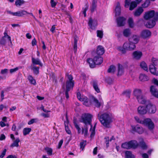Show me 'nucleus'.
<instances>
[{"instance_id":"1","label":"nucleus","mask_w":158,"mask_h":158,"mask_svg":"<svg viewBox=\"0 0 158 158\" xmlns=\"http://www.w3.org/2000/svg\"><path fill=\"white\" fill-rule=\"evenodd\" d=\"M77 97L80 101L83 102V105L86 106H89L91 105L92 102L96 107H99L103 103V102L100 98L99 99V101L94 97H92L91 99L89 100L86 97L81 95L79 92L77 93Z\"/></svg>"},{"instance_id":"2","label":"nucleus","mask_w":158,"mask_h":158,"mask_svg":"<svg viewBox=\"0 0 158 158\" xmlns=\"http://www.w3.org/2000/svg\"><path fill=\"white\" fill-rule=\"evenodd\" d=\"M98 118L103 126L109 128L110 124L113 121V117L110 112H106L102 114L99 113L98 114Z\"/></svg>"},{"instance_id":"3","label":"nucleus","mask_w":158,"mask_h":158,"mask_svg":"<svg viewBox=\"0 0 158 158\" xmlns=\"http://www.w3.org/2000/svg\"><path fill=\"white\" fill-rule=\"evenodd\" d=\"M92 117V115L89 113H84L82 114L81 120V121L84 123L85 125H89L91 128L89 131L90 132V137H93L95 133V128L96 125L95 123L93 127L91 124V122Z\"/></svg>"},{"instance_id":"4","label":"nucleus","mask_w":158,"mask_h":158,"mask_svg":"<svg viewBox=\"0 0 158 158\" xmlns=\"http://www.w3.org/2000/svg\"><path fill=\"white\" fill-rule=\"evenodd\" d=\"M136 47L135 44L131 41V38L129 39L128 42H126L123 44V46H118L117 49L123 53H125L127 51H132L134 50Z\"/></svg>"},{"instance_id":"5","label":"nucleus","mask_w":158,"mask_h":158,"mask_svg":"<svg viewBox=\"0 0 158 158\" xmlns=\"http://www.w3.org/2000/svg\"><path fill=\"white\" fill-rule=\"evenodd\" d=\"M67 77L68 80H67L66 84L63 85L62 88L64 91L66 98L68 99L69 98L68 92L73 87L74 83L73 81V77L71 75H67Z\"/></svg>"},{"instance_id":"6","label":"nucleus","mask_w":158,"mask_h":158,"mask_svg":"<svg viewBox=\"0 0 158 158\" xmlns=\"http://www.w3.org/2000/svg\"><path fill=\"white\" fill-rule=\"evenodd\" d=\"M103 61L102 58L99 56H95L93 59L89 58L87 59V62L90 68H94L96 65L101 64Z\"/></svg>"},{"instance_id":"7","label":"nucleus","mask_w":158,"mask_h":158,"mask_svg":"<svg viewBox=\"0 0 158 158\" xmlns=\"http://www.w3.org/2000/svg\"><path fill=\"white\" fill-rule=\"evenodd\" d=\"M143 18L146 20L152 19H158V12H155L154 10L147 11L145 13Z\"/></svg>"},{"instance_id":"8","label":"nucleus","mask_w":158,"mask_h":158,"mask_svg":"<svg viewBox=\"0 0 158 158\" xmlns=\"http://www.w3.org/2000/svg\"><path fill=\"white\" fill-rule=\"evenodd\" d=\"M138 145L139 144L137 141L134 140L123 143L121 147L123 148L128 149L132 148L135 149L138 147Z\"/></svg>"},{"instance_id":"9","label":"nucleus","mask_w":158,"mask_h":158,"mask_svg":"<svg viewBox=\"0 0 158 158\" xmlns=\"http://www.w3.org/2000/svg\"><path fill=\"white\" fill-rule=\"evenodd\" d=\"M150 131H152L155 127L154 124L152 120L149 118H146L144 119L143 124Z\"/></svg>"},{"instance_id":"10","label":"nucleus","mask_w":158,"mask_h":158,"mask_svg":"<svg viewBox=\"0 0 158 158\" xmlns=\"http://www.w3.org/2000/svg\"><path fill=\"white\" fill-rule=\"evenodd\" d=\"M146 106L147 113L152 114L156 113V109L155 105L151 102H149Z\"/></svg>"},{"instance_id":"11","label":"nucleus","mask_w":158,"mask_h":158,"mask_svg":"<svg viewBox=\"0 0 158 158\" xmlns=\"http://www.w3.org/2000/svg\"><path fill=\"white\" fill-rule=\"evenodd\" d=\"M131 130L132 131L136 132L139 134H141L143 133L144 129L141 126L139 125L135 126L131 125Z\"/></svg>"},{"instance_id":"12","label":"nucleus","mask_w":158,"mask_h":158,"mask_svg":"<svg viewBox=\"0 0 158 158\" xmlns=\"http://www.w3.org/2000/svg\"><path fill=\"white\" fill-rule=\"evenodd\" d=\"M137 111L138 114L141 115H144L147 113L146 106H139L137 108Z\"/></svg>"},{"instance_id":"13","label":"nucleus","mask_w":158,"mask_h":158,"mask_svg":"<svg viewBox=\"0 0 158 158\" xmlns=\"http://www.w3.org/2000/svg\"><path fill=\"white\" fill-rule=\"evenodd\" d=\"M133 58L135 60H139L143 56L142 52L139 51H134L132 54Z\"/></svg>"},{"instance_id":"14","label":"nucleus","mask_w":158,"mask_h":158,"mask_svg":"<svg viewBox=\"0 0 158 158\" xmlns=\"http://www.w3.org/2000/svg\"><path fill=\"white\" fill-rule=\"evenodd\" d=\"M88 25L91 29H94L98 25V21L96 19H92L90 18L89 19Z\"/></svg>"},{"instance_id":"15","label":"nucleus","mask_w":158,"mask_h":158,"mask_svg":"<svg viewBox=\"0 0 158 158\" xmlns=\"http://www.w3.org/2000/svg\"><path fill=\"white\" fill-rule=\"evenodd\" d=\"M151 32L148 30H144L142 31L140 36L142 38L146 39L149 38L151 35Z\"/></svg>"},{"instance_id":"16","label":"nucleus","mask_w":158,"mask_h":158,"mask_svg":"<svg viewBox=\"0 0 158 158\" xmlns=\"http://www.w3.org/2000/svg\"><path fill=\"white\" fill-rule=\"evenodd\" d=\"M158 20H156L154 19H149L147 23L145 24V26L148 28H152L155 26L156 22Z\"/></svg>"},{"instance_id":"17","label":"nucleus","mask_w":158,"mask_h":158,"mask_svg":"<svg viewBox=\"0 0 158 158\" xmlns=\"http://www.w3.org/2000/svg\"><path fill=\"white\" fill-rule=\"evenodd\" d=\"M150 91L153 96L158 98V90L155 86H151L150 88Z\"/></svg>"},{"instance_id":"18","label":"nucleus","mask_w":158,"mask_h":158,"mask_svg":"<svg viewBox=\"0 0 158 158\" xmlns=\"http://www.w3.org/2000/svg\"><path fill=\"white\" fill-rule=\"evenodd\" d=\"M125 18L123 17H120L117 19V23L118 26H123L125 23Z\"/></svg>"},{"instance_id":"19","label":"nucleus","mask_w":158,"mask_h":158,"mask_svg":"<svg viewBox=\"0 0 158 158\" xmlns=\"http://www.w3.org/2000/svg\"><path fill=\"white\" fill-rule=\"evenodd\" d=\"M133 95L137 99L143 95L142 90L139 89H135L133 91Z\"/></svg>"},{"instance_id":"20","label":"nucleus","mask_w":158,"mask_h":158,"mask_svg":"<svg viewBox=\"0 0 158 158\" xmlns=\"http://www.w3.org/2000/svg\"><path fill=\"white\" fill-rule=\"evenodd\" d=\"M149 70L152 74L154 75H158V71H157L156 68L153 65H150L149 66Z\"/></svg>"},{"instance_id":"21","label":"nucleus","mask_w":158,"mask_h":158,"mask_svg":"<svg viewBox=\"0 0 158 158\" xmlns=\"http://www.w3.org/2000/svg\"><path fill=\"white\" fill-rule=\"evenodd\" d=\"M137 99L138 102L140 104H145L147 102L146 98L143 94L139 97Z\"/></svg>"},{"instance_id":"22","label":"nucleus","mask_w":158,"mask_h":158,"mask_svg":"<svg viewBox=\"0 0 158 158\" xmlns=\"http://www.w3.org/2000/svg\"><path fill=\"white\" fill-rule=\"evenodd\" d=\"M143 11L144 10L142 7H139L134 12V15L135 16H139L141 14Z\"/></svg>"},{"instance_id":"23","label":"nucleus","mask_w":158,"mask_h":158,"mask_svg":"<svg viewBox=\"0 0 158 158\" xmlns=\"http://www.w3.org/2000/svg\"><path fill=\"white\" fill-rule=\"evenodd\" d=\"M4 36L2 38L1 40L0 43L1 44H4L5 43V41H3V40H4L5 39L6 40H8L11 42L10 37L8 35L6 32L4 33Z\"/></svg>"},{"instance_id":"24","label":"nucleus","mask_w":158,"mask_h":158,"mask_svg":"<svg viewBox=\"0 0 158 158\" xmlns=\"http://www.w3.org/2000/svg\"><path fill=\"white\" fill-rule=\"evenodd\" d=\"M104 49L103 47L101 46H98L97 49V53L99 55H102L104 53Z\"/></svg>"},{"instance_id":"25","label":"nucleus","mask_w":158,"mask_h":158,"mask_svg":"<svg viewBox=\"0 0 158 158\" xmlns=\"http://www.w3.org/2000/svg\"><path fill=\"white\" fill-rule=\"evenodd\" d=\"M32 62L33 64L32 65L37 64L41 66H42L43 65L40 60L38 58H35L33 57H32Z\"/></svg>"},{"instance_id":"26","label":"nucleus","mask_w":158,"mask_h":158,"mask_svg":"<svg viewBox=\"0 0 158 158\" xmlns=\"http://www.w3.org/2000/svg\"><path fill=\"white\" fill-rule=\"evenodd\" d=\"M39 67L36 66L35 65H31V69L35 74H38L39 73Z\"/></svg>"},{"instance_id":"27","label":"nucleus","mask_w":158,"mask_h":158,"mask_svg":"<svg viewBox=\"0 0 158 158\" xmlns=\"http://www.w3.org/2000/svg\"><path fill=\"white\" fill-rule=\"evenodd\" d=\"M131 34V30L129 28H126L124 29L123 31V34L125 37L129 36Z\"/></svg>"},{"instance_id":"28","label":"nucleus","mask_w":158,"mask_h":158,"mask_svg":"<svg viewBox=\"0 0 158 158\" xmlns=\"http://www.w3.org/2000/svg\"><path fill=\"white\" fill-rule=\"evenodd\" d=\"M131 39V41H132L133 43L135 44V45L136 44H137L139 41V37L135 35H134L132 37V39Z\"/></svg>"},{"instance_id":"29","label":"nucleus","mask_w":158,"mask_h":158,"mask_svg":"<svg viewBox=\"0 0 158 158\" xmlns=\"http://www.w3.org/2000/svg\"><path fill=\"white\" fill-rule=\"evenodd\" d=\"M20 141V140L19 138H16V139L14 141L13 143L11 144L10 147H18L19 146V143Z\"/></svg>"},{"instance_id":"30","label":"nucleus","mask_w":158,"mask_h":158,"mask_svg":"<svg viewBox=\"0 0 158 158\" xmlns=\"http://www.w3.org/2000/svg\"><path fill=\"white\" fill-rule=\"evenodd\" d=\"M140 66L142 69L145 71H148V66L146 63L144 61H142L140 63Z\"/></svg>"},{"instance_id":"31","label":"nucleus","mask_w":158,"mask_h":158,"mask_svg":"<svg viewBox=\"0 0 158 158\" xmlns=\"http://www.w3.org/2000/svg\"><path fill=\"white\" fill-rule=\"evenodd\" d=\"M132 2L130 5L129 10H133L135 7H136L137 5L139 3H138V2L136 1Z\"/></svg>"},{"instance_id":"32","label":"nucleus","mask_w":158,"mask_h":158,"mask_svg":"<svg viewBox=\"0 0 158 158\" xmlns=\"http://www.w3.org/2000/svg\"><path fill=\"white\" fill-rule=\"evenodd\" d=\"M115 11L116 16H118L120 15L121 12V9L119 3H118L117 5Z\"/></svg>"},{"instance_id":"33","label":"nucleus","mask_w":158,"mask_h":158,"mask_svg":"<svg viewBox=\"0 0 158 158\" xmlns=\"http://www.w3.org/2000/svg\"><path fill=\"white\" fill-rule=\"evenodd\" d=\"M127 23L129 27L130 28H132L134 27L135 24L134 22L133 19L132 18H129L128 19Z\"/></svg>"},{"instance_id":"34","label":"nucleus","mask_w":158,"mask_h":158,"mask_svg":"<svg viewBox=\"0 0 158 158\" xmlns=\"http://www.w3.org/2000/svg\"><path fill=\"white\" fill-rule=\"evenodd\" d=\"M27 79L29 82L31 84L34 85H35L36 84L35 80L32 76L30 75H29L27 77Z\"/></svg>"},{"instance_id":"35","label":"nucleus","mask_w":158,"mask_h":158,"mask_svg":"<svg viewBox=\"0 0 158 158\" xmlns=\"http://www.w3.org/2000/svg\"><path fill=\"white\" fill-rule=\"evenodd\" d=\"M123 66L120 64H118V75H121L123 74Z\"/></svg>"},{"instance_id":"36","label":"nucleus","mask_w":158,"mask_h":158,"mask_svg":"<svg viewBox=\"0 0 158 158\" xmlns=\"http://www.w3.org/2000/svg\"><path fill=\"white\" fill-rule=\"evenodd\" d=\"M139 79L141 81H145L148 80V77L144 74H141L139 76Z\"/></svg>"},{"instance_id":"37","label":"nucleus","mask_w":158,"mask_h":158,"mask_svg":"<svg viewBox=\"0 0 158 158\" xmlns=\"http://www.w3.org/2000/svg\"><path fill=\"white\" fill-rule=\"evenodd\" d=\"M126 158H135V156L130 151H126L125 153Z\"/></svg>"},{"instance_id":"38","label":"nucleus","mask_w":158,"mask_h":158,"mask_svg":"<svg viewBox=\"0 0 158 158\" xmlns=\"http://www.w3.org/2000/svg\"><path fill=\"white\" fill-rule=\"evenodd\" d=\"M87 125H85L83 128H82L81 133L85 136H86L88 135V127Z\"/></svg>"},{"instance_id":"39","label":"nucleus","mask_w":158,"mask_h":158,"mask_svg":"<svg viewBox=\"0 0 158 158\" xmlns=\"http://www.w3.org/2000/svg\"><path fill=\"white\" fill-rule=\"evenodd\" d=\"M78 40V38L77 36H75L74 37L73 41H74V46L73 48L75 52H76L77 49V41Z\"/></svg>"},{"instance_id":"40","label":"nucleus","mask_w":158,"mask_h":158,"mask_svg":"<svg viewBox=\"0 0 158 158\" xmlns=\"http://www.w3.org/2000/svg\"><path fill=\"white\" fill-rule=\"evenodd\" d=\"M44 150L46 151L48 155L51 156L52 155L53 150L52 148L46 147L44 148Z\"/></svg>"},{"instance_id":"41","label":"nucleus","mask_w":158,"mask_h":158,"mask_svg":"<svg viewBox=\"0 0 158 158\" xmlns=\"http://www.w3.org/2000/svg\"><path fill=\"white\" fill-rule=\"evenodd\" d=\"M150 0H146L145 2L141 5V6L143 8H145L148 7L150 5Z\"/></svg>"},{"instance_id":"42","label":"nucleus","mask_w":158,"mask_h":158,"mask_svg":"<svg viewBox=\"0 0 158 158\" xmlns=\"http://www.w3.org/2000/svg\"><path fill=\"white\" fill-rule=\"evenodd\" d=\"M139 145L141 148L143 149H146L147 148V146L144 142L143 139L140 141Z\"/></svg>"},{"instance_id":"43","label":"nucleus","mask_w":158,"mask_h":158,"mask_svg":"<svg viewBox=\"0 0 158 158\" xmlns=\"http://www.w3.org/2000/svg\"><path fill=\"white\" fill-rule=\"evenodd\" d=\"M25 3L23 0H16L15 2V5L16 6H20Z\"/></svg>"},{"instance_id":"44","label":"nucleus","mask_w":158,"mask_h":158,"mask_svg":"<svg viewBox=\"0 0 158 158\" xmlns=\"http://www.w3.org/2000/svg\"><path fill=\"white\" fill-rule=\"evenodd\" d=\"M97 2L95 1H93L92 5L90 7V10L92 12L94 11L96 9L97 7Z\"/></svg>"},{"instance_id":"45","label":"nucleus","mask_w":158,"mask_h":158,"mask_svg":"<svg viewBox=\"0 0 158 158\" xmlns=\"http://www.w3.org/2000/svg\"><path fill=\"white\" fill-rule=\"evenodd\" d=\"M134 118L137 123L141 124H143L144 121V119L142 120L140 119L137 116H135L134 117Z\"/></svg>"},{"instance_id":"46","label":"nucleus","mask_w":158,"mask_h":158,"mask_svg":"<svg viewBox=\"0 0 158 158\" xmlns=\"http://www.w3.org/2000/svg\"><path fill=\"white\" fill-rule=\"evenodd\" d=\"M31 129L29 128H25L23 130V134L24 135H25L29 134L30 132L31 131Z\"/></svg>"},{"instance_id":"47","label":"nucleus","mask_w":158,"mask_h":158,"mask_svg":"<svg viewBox=\"0 0 158 158\" xmlns=\"http://www.w3.org/2000/svg\"><path fill=\"white\" fill-rule=\"evenodd\" d=\"M115 70V68L114 65H111L108 70V72L110 73H114Z\"/></svg>"},{"instance_id":"48","label":"nucleus","mask_w":158,"mask_h":158,"mask_svg":"<svg viewBox=\"0 0 158 158\" xmlns=\"http://www.w3.org/2000/svg\"><path fill=\"white\" fill-rule=\"evenodd\" d=\"M93 87L95 90L97 92L99 93L100 92L98 86L97 84L96 83L94 82L93 84Z\"/></svg>"},{"instance_id":"49","label":"nucleus","mask_w":158,"mask_h":158,"mask_svg":"<svg viewBox=\"0 0 158 158\" xmlns=\"http://www.w3.org/2000/svg\"><path fill=\"white\" fill-rule=\"evenodd\" d=\"M97 32V36L100 38H102L103 36V31L101 30H98Z\"/></svg>"},{"instance_id":"50","label":"nucleus","mask_w":158,"mask_h":158,"mask_svg":"<svg viewBox=\"0 0 158 158\" xmlns=\"http://www.w3.org/2000/svg\"><path fill=\"white\" fill-rule=\"evenodd\" d=\"M38 119L36 118H33L31 119L28 122V124L29 125H31L33 123H36L38 121Z\"/></svg>"},{"instance_id":"51","label":"nucleus","mask_w":158,"mask_h":158,"mask_svg":"<svg viewBox=\"0 0 158 158\" xmlns=\"http://www.w3.org/2000/svg\"><path fill=\"white\" fill-rule=\"evenodd\" d=\"M86 141H82L80 143V148L82 150L84 148L86 144Z\"/></svg>"},{"instance_id":"52","label":"nucleus","mask_w":158,"mask_h":158,"mask_svg":"<svg viewBox=\"0 0 158 158\" xmlns=\"http://www.w3.org/2000/svg\"><path fill=\"white\" fill-rule=\"evenodd\" d=\"M74 125L78 133L80 134L81 133V130L79 126L76 122H74Z\"/></svg>"},{"instance_id":"53","label":"nucleus","mask_w":158,"mask_h":158,"mask_svg":"<svg viewBox=\"0 0 158 158\" xmlns=\"http://www.w3.org/2000/svg\"><path fill=\"white\" fill-rule=\"evenodd\" d=\"M19 11L20 13V17L24 15H26V14L28 13V12L26 10H21Z\"/></svg>"},{"instance_id":"54","label":"nucleus","mask_w":158,"mask_h":158,"mask_svg":"<svg viewBox=\"0 0 158 158\" xmlns=\"http://www.w3.org/2000/svg\"><path fill=\"white\" fill-rule=\"evenodd\" d=\"M50 3L52 7L54 8L56 5V2L54 1V0H51Z\"/></svg>"},{"instance_id":"55","label":"nucleus","mask_w":158,"mask_h":158,"mask_svg":"<svg viewBox=\"0 0 158 158\" xmlns=\"http://www.w3.org/2000/svg\"><path fill=\"white\" fill-rule=\"evenodd\" d=\"M131 0H126L125 4V7H128L130 5Z\"/></svg>"},{"instance_id":"56","label":"nucleus","mask_w":158,"mask_h":158,"mask_svg":"<svg viewBox=\"0 0 158 158\" xmlns=\"http://www.w3.org/2000/svg\"><path fill=\"white\" fill-rule=\"evenodd\" d=\"M152 82L155 85L158 86V80L155 78H153L152 80Z\"/></svg>"},{"instance_id":"57","label":"nucleus","mask_w":158,"mask_h":158,"mask_svg":"<svg viewBox=\"0 0 158 158\" xmlns=\"http://www.w3.org/2000/svg\"><path fill=\"white\" fill-rule=\"evenodd\" d=\"M18 69H19V68L16 67L14 69H11L10 70V73H13L16 72L17 70H18Z\"/></svg>"},{"instance_id":"58","label":"nucleus","mask_w":158,"mask_h":158,"mask_svg":"<svg viewBox=\"0 0 158 158\" xmlns=\"http://www.w3.org/2000/svg\"><path fill=\"white\" fill-rule=\"evenodd\" d=\"M41 115L44 118H48L50 117V114L48 113H42L41 114Z\"/></svg>"},{"instance_id":"59","label":"nucleus","mask_w":158,"mask_h":158,"mask_svg":"<svg viewBox=\"0 0 158 158\" xmlns=\"http://www.w3.org/2000/svg\"><path fill=\"white\" fill-rule=\"evenodd\" d=\"M8 72V69H2L1 71V73L3 74H6Z\"/></svg>"},{"instance_id":"60","label":"nucleus","mask_w":158,"mask_h":158,"mask_svg":"<svg viewBox=\"0 0 158 158\" xmlns=\"http://www.w3.org/2000/svg\"><path fill=\"white\" fill-rule=\"evenodd\" d=\"M88 6H86V7L85 8L83 9V13L84 14L85 17L86 16V11L87 10H88Z\"/></svg>"},{"instance_id":"61","label":"nucleus","mask_w":158,"mask_h":158,"mask_svg":"<svg viewBox=\"0 0 158 158\" xmlns=\"http://www.w3.org/2000/svg\"><path fill=\"white\" fill-rule=\"evenodd\" d=\"M6 149H5L3 152L2 153L1 155L0 156V158H2L5 155L6 152Z\"/></svg>"},{"instance_id":"62","label":"nucleus","mask_w":158,"mask_h":158,"mask_svg":"<svg viewBox=\"0 0 158 158\" xmlns=\"http://www.w3.org/2000/svg\"><path fill=\"white\" fill-rule=\"evenodd\" d=\"M20 13L19 11L15 12H14V13L12 14H13V16H14L20 17Z\"/></svg>"},{"instance_id":"63","label":"nucleus","mask_w":158,"mask_h":158,"mask_svg":"<svg viewBox=\"0 0 158 158\" xmlns=\"http://www.w3.org/2000/svg\"><path fill=\"white\" fill-rule=\"evenodd\" d=\"M105 139L106 143V145L107 147H108L109 146V138L108 137H106L105 138Z\"/></svg>"},{"instance_id":"64","label":"nucleus","mask_w":158,"mask_h":158,"mask_svg":"<svg viewBox=\"0 0 158 158\" xmlns=\"http://www.w3.org/2000/svg\"><path fill=\"white\" fill-rule=\"evenodd\" d=\"M63 140H61L60 141V142L58 143V149H60L61 148V147L63 144Z\"/></svg>"}]
</instances>
